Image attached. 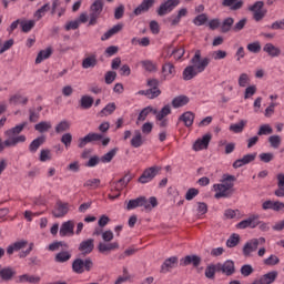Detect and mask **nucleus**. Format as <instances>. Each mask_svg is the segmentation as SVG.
<instances>
[{"mask_svg":"<svg viewBox=\"0 0 284 284\" xmlns=\"http://www.w3.org/2000/svg\"><path fill=\"white\" fill-rule=\"evenodd\" d=\"M28 122H22L4 132V135L8 138L4 142H1L0 139V152H3L6 148H17L19 143H26L28 138L26 135H19L26 130Z\"/></svg>","mask_w":284,"mask_h":284,"instance_id":"1","label":"nucleus"},{"mask_svg":"<svg viewBox=\"0 0 284 284\" xmlns=\"http://www.w3.org/2000/svg\"><path fill=\"white\" fill-rule=\"evenodd\" d=\"M192 65H189L183 71V80L192 81L199 72H205V68L210 65V58L201 60V50H196L194 57L191 59Z\"/></svg>","mask_w":284,"mask_h":284,"instance_id":"2","label":"nucleus"},{"mask_svg":"<svg viewBox=\"0 0 284 284\" xmlns=\"http://www.w3.org/2000/svg\"><path fill=\"white\" fill-rule=\"evenodd\" d=\"M99 141H101L104 148L110 144V138H103V134L90 132L78 140V148H80V150H83V148H85L88 143L94 145L95 143H99Z\"/></svg>","mask_w":284,"mask_h":284,"instance_id":"3","label":"nucleus"},{"mask_svg":"<svg viewBox=\"0 0 284 284\" xmlns=\"http://www.w3.org/2000/svg\"><path fill=\"white\" fill-rule=\"evenodd\" d=\"M94 267V262H92L91 257H87L85 260L75 258L72 263V271L75 274H83V272H90Z\"/></svg>","mask_w":284,"mask_h":284,"instance_id":"4","label":"nucleus"},{"mask_svg":"<svg viewBox=\"0 0 284 284\" xmlns=\"http://www.w3.org/2000/svg\"><path fill=\"white\" fill-rule=\"evenodd\" d=\"M103 12V0H95L90 7L89 26H97L99 17Z\"/></svg>","mask_w":284,"mask_h":284,"instance_id":"5","label":"nucleus"},{"mask_svg":"<svg viewBox=\"0 0 284 284\" xmlns=\"http://www.w3.org/2000/svg\"><path fill=\"white\" fill-rule=\"evenodd\" d=\"M258 245H265V237L252 239L246 242L242 248L243 255L246 258H250V256H252V252H256V250H258Z\"/></svg>","mask_w":284,"mask_h":284,"instance_id":"6","label":"nucleus"},{"mask_svg":"<svg viewBox=\"0 0 284 284\" xmlns=\"http://www.w3.org/2000/svg\"><path fill=\"white\" fill-rule=\"evenodd\" d=\"M161 172V166H151L143 171L141 176L138 179L142 185H145V183H150V181L154 180L156 175Z\"/></svg>","mask_w":284,"mask_h":284,"instance_id":"7","label":"nucleus"},{"mask_svg":"<svg viewBox=\"0 0 284 284\" xmlns=\"http://www.w3.org/2000/svg\"><path fill=\"white\" fill-rule=\"evenodd\" d=\"M261 216L258 214H252L246 220H243L236 224L237 230H247V227H251V230H254V227H258L261 221H258Z\"/></svg>","mask_w":284,"mask_h":284,"instance_id":"8","label":"nucleus"},{"mask_svg":"<svg viewBox=\"0 0 284 284\" xmlns=\"http://www.w3.org/2000/svg\"><path fill=\"white\" fill-rule=\"evenodd\" d=\"M265 2L256 1L252 7L248 8L251 12H253V19L255 21H263L265 14H267V10L263 9Z\"/></svg>","mask_w":284,"mask_h":284,"instance_id":"9","label":"nucleus"},{"mask_svg":"<svg viewBox=\"0 0 284 284\" xmlns=\"http://www.w3.org/2000/svg\"><path fill=\"white\" fill-rule=\"evenodd\" d=\"M181 3V0H166L165 2L161 3L159 9L156 10L159 17H165V14H170L176 6Z\"/></svg>","mask_w":284,"mask_h":284,"instance_id":"10","label":"nucleus"},{"mask_svg":"<svg viewBox=\"0 0 284 284\" xmlns=\"http://www.w3.org/2000/svg\"><path fill=\"white\" fill-rule=\"evenodd\" d=\"M217 273H222L225 276H232L236 273V266L234 261L226 260L224 263H217Z\"/></svg>","mask_w":284,"mask_h":284,"instance_id":"11","label":"nucleus"},{"mask_svg":"<svg viewBox=\"0 0 284 284\" xmlns=\"http://www.w3.org/2000/svg\"><path fill=\"white\" fill-rule=\"evenodd\" d=\"M213 190L216 192L215 199H231L234 194V189H230L223 184H214Z\"/></svg>","mask_w":284,"mask_h":284,"instance_id":"12","label":"nucleus"},{"mask_svg":"<svg viewBox=\"0 0 284 284\" xmlns=\"http://www.w3.org/2000/svg\"><path fill=\"white\" fill-rule=\"evenodd\" d=\"M70 212V204L65 202L58 201L55 207L52 211L54 219H63Z\"/></svg>","mask_w":284,"mask_h":284,"instance_id":"13","label":"nucleus"},{"mask_svg":"<svg viewBox=\"0 0 284 284\" xmlns=\"http://www.w3.org/2000/svg\"><path fill=\"white\" fill-rule=\"evenodd\" d=\"M17 276V271L11 266H1L0 265V280L2 283H10L12 278Z\"/></svg>","mask_w":284,"mask_h":284,"instance_id":"14","label":"nucleus"},{"mask_svg":"<svg viewBox=\"0 0 284 284\" xmlns=\"http://www.w3.org/2000/svg\"><path fill=\"white\" fill-rule=\"evenodd\" d=\"M78 250L81 252V256H88V254H92V252H94V239L82 241L79 244Z\"/></svg>","mask_w":284,"mask_h":284,"instance_id":"15","label":"nucleus"},{"mask_svg":"<svg viewBox=\"0 0 284 284\" xmlns=\"http://www.w3.org/2000/svg\"><path fill=\"white\" fill-rule=\"evenodd\" d=\"M210 141H212V134L206 133L202 136V139H197L193 144V150L199 152L201 150H207L210 145Z\"/></svg>","mask_w":284,"mask_h":284,"instance_id":"16","label":"nucleus"},{"mask_svg":"<svg viewBox=\"0 0 284 284\" xmlns=\"http://www.w3.org/2000/svg\"><path fill=\"white\" fill-rule=\"evenodd\" d=\"M278 278L277 271H271L262 275L258 280H255L253 284H273Z\"/></svg>","mask_w":284,"mask_h":284,"instance_id":"17","label":"nucleus"},{"mask_svg":"<svg viewBox=\"0 0 284 284\" xmlns=\"http://www.w3.org/2000/svg\"><path fill=\"white\" fill-rule=\"evenodd\" d=\"M180 265L182 267H187V265H193V267H199V265H201V256L186 255L180 260Z\"/></svg>","mask_w":284,"mask_h":284,"instance_id":"18","label":"nucleus"},{"mask_svg":"<svg viewBox=\"0 0 284 284\" xmlns=\"http://www.w3.org/2000/svg\"><path fill=\"white\" fill-rule=\"evenodd\" d=\"M253 161H256V153H250L244 155L242 159L235 160L233 163V168L234 170H239V168H243V165H247Z\"/></svg>","mask_w":284,"mask_h":284,"instance_id":"19","label":"nucleus"},{"mask_svg":"<svg viewBox=\"0 0 284 284\" xmlns=\"http://www.w3.org/2000/svg\"><path fill=\"white\" fill-rule=\"evenodd\" d=\"M60 236H74V222L72 220H69L64 223H62L60 231Z\"/></svg>","mask_w":284,"mask_h":284,"instance_id":"20","label":"nucleus"},{"mask_svg":"<svg viewBox=\"0 0 284 284\" xmlns=\"http://www.w3.org/2000/svg\"><path fill=\"white\" fill-rule=\"evenodd\" d=\"M156 3V0H143L139 7H136L133 11L135 17L143 14V12H149L150 8H152Z\"/></svg>","mask_w":284,"mask_h":284,"instance_id":"21","label":"nucleus"},{"mask_svg":"<svg viewBox=\"0 0 284 284\" xmlns=\"http://www.w3.org/2000/svg\"><path fill=\"white\" fill-rule=\"evenodd\" d=\"M142 207H144L145 212H152L156 205H159V201L155 196H151L149 200L146 196H142Z\"/></svg>","mask_w":284,"mask_h":284,"instance_id":"22","label":"nucleus"},{"mask_svg":"<svg viewBox=\"0 0 284 284\" xmlns=\"http://www.w3.org/2000/svg\"><path fill=\"white\" fill-rule=\"evenodd\" d=\"M114 250H119L118 242L108 243V244L100 242L98 244V252H100V254H108Z\"/></svg>","mask_w":284,"mask_h":284,"instance_id":"23","label":"nucleus"},{"mask_svg":"<svg viewBox=\"0 0 284 284\" xmlns=\"http://www.w3.org/2000/svg\"><path fill=\"white\" fill-rule=\"evenodd\" d=\"M45 143V135H40L36 138L30 144H29V152L31 154H37L39 152V148Z\"/></svg>","mask_w":284,"mask_h":284,"instance_id":"24","label":"nucleus"},{"mask_svg":"<svg viewBox=\"0 0 284 284\" xmlns=\"http://www.w3.org/2000/svg\"><path fill=\"white\" fill-rule=\"evenodd\" d=\"M179 265V257L172 256L164 261L161 266V272H170V270H174V267Z\"/></svg>","mask_w":284,"mask_h":284,"instance_id":"25","label":"nucleus"},{"mask_svg":"<svg viewBox=\"0 0 284 284\" xmlns=\"http://www.w3.org/2000/svg\"><path fill=\"white\" fill-rule=\"evenodd\" d=\"M163 81L170 79V77H174L176 74V69L172 62H166L162 67Z\"/></svg>","mask_w":284,"mask_h":284,"instance_id":"26","label":"nucleus"},{"mask_svg":"<svg viewBox=\"0 0 284 284\" xmlns=\"http://www.w3.org/2000/svg\"><path fill=\"white\" fill-rule=\"evenodd\" d=\"M121 30H123V24L119 23L113 26L111 29L103 33L101 41H108V39H111V37H114V34H119Z\"/></svg>","mask_w":284,"mask_h":284,"instance_id":"27","label":"nucleus"},{"mask_svg":"<svg viewBox=\"0 0 284 284\" xmlns=\"http://www.w3.org/2000/svg\"><path fill=\"white\" fill-rule=\"evenodd\" d=\"M243 0H223L222 6L223 8H230V10L236 11L243 8Z\"/></svg>","mask_w":284,"mask_h":284,"instance_id":"28","label":"nucleus"},{"mask_svg":"<svg viewBox=\"0 0 284 284\" xmlns=\"http://www.w3.org/2000/svg\"><path fill=\"white\" fill-rule=\"evenodd\" d=\"M263 51L266 52V54H268V57H272V58L281 57V49L274 45L273 43H266L263 47Z\"/></svg>","mask_w":284,"mask_h":284,"instance_id":"29","label":"nucleus"},{"mask_svg":"<svg viewBox=\"0 0 284 284\" xmlns=\"http://www.w3.org/2000/svg\"><path fill=\"white\" fill-rule=\"evenodd\" d=\"M156 114V109L152 108V106H145L144 109L141 110V112L138 115L136 119V125H139V123H141V121H145L149 116V114Z\"/></svg>","mask_w":284,"mask_h":284,"instance_id":"30","label":"nucleus"},{"mask_svg":"<svg viewBox=\"0 0 284 284\" xmlns=\"http://www.w3.org/2000/svg\"><path fill=\"white\" fill-rule=\"evenodd\" d=\"M179 121H183L185 128H192L194 124V113L192 111H186L179 118Z\"/></svg>","mask_w":284,"mask_h":284,"instance_id":"31","label":"nucleus"},{"mask_svg":"<svg viewBox=\"0 0 284 284\" xmlns=\"http://www.w3.org/2000/svg\"><path fill=\"white\" fill-rule=\"evenodd\" d=\"M234 183H236V176L230 175V174H224L222 176L220 185H224V187L234 190Z\"/></svg>","mask_w":284,"mask_h":284,"instance_id":"32","label":"nucleus"},{"mask_svg":"<svg viewBox=\"0 0 284 284\" xmlns=\"http://www.w3.org/2000/svg\"><path fill=\"white\" fill-rule=\"evenodd\" d=\"M72 258V253L69 251H61L55 254L54 262L55 263H68Z\"/></svg>","mask_w":284,"mask_h":284,"instance_id":"33","label":"nucleus"},{"mask_svg":"<svg viewBox=\"0 0 284 284\" xmlns=\"http://www.w3.org/2000/svg\"><path fill=\"white\" fill-rule=\"evenodd\" d=\"M153 114L155 115L156 121H163L165 116L172 114V108L170 106V104H166L161 109V111L156 110V113Z\"/></svg>","mask_w":284,"mask_h":284,"instance_id":"34","label":"nucleus"},{"mask_svg":"<svg viewBox=\"0 0 284 284\" xmlns=\"http://www.w3.org/2000/svg\"><path fill=\"white\" fill-rule=\"evenodd\" d=\"M97 63H98L97 54H92V55L87 57V58L83 59L82 68L84 70H88L90 68H95Z\"/></svg>","mask_w":284,"mask_h":284,"instance_id":"35","label":"nucleus"},{"mask_svg":"<svg viewBox=\"0 0 284 284\" xmlns=\"http://www.w3.org/2000/svg\"><path fill=\"white\" fill-rule=\"evenodd\" d=\"M232 26H234V18L232 17L225 18L220 24L221 32H223L224 34H227V32L232 30Z\"/></svg>","mask_w":284,"mask_h":284,"instance_id":"36","label":"nucleus"},{"mask_svg":"<svg viewBox=\"0 0 284 284\" xmlns=\"http://www.w3.org/2000/svg\"><path fill=\"white\" fill-rule=\"evenodd\" d=\"M94 105V98L90 95H82L80 99V106L82 110H90Z\"/></svg>","mask_w":284,"mask_h":284,"instance_id":"37","label":"nucleus"},{"mask_svg":"<svg viewBox=\"0 0 284 284\" xmlns=\"http://www.w3.org/2000/svg\"><path fill=\"white\" fill-rule=\"evenodd\" d=\"M50 57H52V48L49 47L38 53L36 58V63H42L43 61H45V59H50Z\"/></svg>","mask_w":284,"mask_h":284,"instance_id":"38","label":"nucleus"},{"mask_svg":"<svg viewBox=\"0 0 284 284\" xmlns=\"http://www.w3.org/2000/svg\"><path fill=\"white\" fill-rule=\"evenodd\" d=\"M190 103V98L187 95H180L172 100L173 108H183Z\"/></svg>","mask_w":284,"mask_h":284,"instance_id":"39","label":"nucleus"},{"mask_svg":"<svg viewBox=\"0 0 284 284\" xmlns=\"http://www.w3.org/2000/svg\"><path fill=\"white\" fill-rule=\"evenodd\" d=\"M39 281H41V277H37L34 275H28V274H23L18 276V281L17 283H39Z\"/></svg>","mask_w":284,"mask_h":284,"instance_id":"40","label":"nucleus"},{"mask_svg":"<svg viewBox=\"0 0 284 284\" xmlns=\"http://www.w3.org/2000/svg\"><path fill=\"white\" fill-rule=\"evenodd\" d=\"M132 148H141L143 145V135L140 130L134 131V135L131 139Z\"/></svg>","mask_w":284,"mask_h":284,"instance_id":"41","label":"nucleus"},{"mask_svg":"<svg viewBox=\"0 0 284 284\" xmlns=\"http://www.w3.org/2000/svg\"><path fill=\"white\" fill-rule=\"evenodd\" d=\"M116 152H119V148L111 149L108 153L100 158L101 163H111L112 159L116 156Z\"/></svg>","mask_w":284,"mask_h":284,"instance_id":"42","label":"nucleus"},{"mask_svg":"<svg viewBox=\"0 0 284 284\" xmlns=\"http://www.w3.org/2000/svg\"><path fill=\"white\" fill-rule=\"evenodd\" d=\"M140 63L146 72H156L159 70V67L152 60H143Z\"/></svg>","mask_w":284,"mask_h":284,"instance_id":"43","label":"nucleus"},{"mask_svg":"<svg viewBox=\"0 0 284 284\" xmlns=\"http://www.w3.org/2000/svg\"><path fill=\"white\" fill-rule=\"evenodd\" d=\"M52 129V123L42 121L34 125V130L37 132H40V134H43L45 132H49Z\"/></svg>","mask_w":284,"mask_h":284,"instance_id":"44","label":"nucleus"},{"mask_svg":"<svg viewBox=\"0 0 284 284\" xmlns=\"http://www.w3.org/2000/svg\"><path fill=\"white\" fill-rule=\"evenodd\" d=\"M216 272H219V265L217 264H210L205 268V277L211 278L213 281L214 276H216Z\"/></svg>","mask_w":284,"mask_h":284,"instance_id":"45","label":"nucleus"},{"mask_svg":"<svg viewBox=\"0 0 284 284\" xmlns=\"http://www.w3.org/2000/svg\"><path fill=\"white\" fill-rule=\"evenodd\" d=\"M245 125H247V121L241 120L239 123L231 124L230 131L234 132L235 134H241V132H243V130H245Z\"/></svg>","mask_w":284,"mask_h":284,"instance_id":"46","label":"nucleus"},{"mask_svg":"<svg viewBox=\"0 0 284 284\" xmlns=\"http://www.w3.org/2000/svg\"><path fill=\"white\" fill-rule=\"evenodd\" d=\"M116 110V103L111 102L106 104L101 111L100 116H109V114H112Z\"/></svg>","mask_w":284,"mask_h":284,"instance_id":"47","label":"nucleus"},{"mask_svg":"<svg viewBox=\"0 0 284 284\" xmlns=\"http://www.w3.org/2000/svg\"><path fill=\"white\" fill-rule=\"evenodd\" d=\"M9 103H11V105H18V103H22V105H27L28 98H22L21 94H14L9 99Z\"/></svg>","mask_w":284,"mask_h":284,"instance_id":"48","label":"nucleus"},{"mask_svg":"<svg viewBox=\"0 0 284 284\" xmlns=\"http://www.w3.org/2000/svg\"><path fill=\"white\" fill-rule=\"evenodd\" d=\"M274 129L271 128L270 124H263L260 126V130L257 131V136H267L270 134H273Z\"/></svg>","mask_w":284,"mask_h":284,"instance_id":"49","label":"nucleus"},{"mask_svg":"<svg viewBox=\"0 0 284 284\" xmlns=\"http://www.w3.org/2000/svg\"><path fill=\"white\" fill-rule=\"evenodd\" d=\"M241 243V235L233 233L230 239L226 241L229 247H236Z\"/></svg>","mask_w":284,"mask_h":284,"instance_id":"50","label":"nucleus"},{"mask_svg":"<svg viewBox=\"0 0 284 284\" xmlns=\"http://www.w3.org/2000/svg\"><path fill=\"white\" fill-rule=\"evenodd\" d=\"M136 207H142V196L130 200L126 204V210H136Z\"/></svg>","mask_w":284,"mask_h":284,"instance_id":"51","label":"nucleus"},{"mask_svg":"<svg viewBox=\"0 0 284 284\" xmlns=\"http://www.w3.org/2000/svg\"><path fill=\"white\" fill-rule=\"evenodd\" d=\"M70 130V122L67 120L61 121L57 126H55V132L57 134H61L63 132H68Z\"/></svg>","mask_w":284,"mask_h":284,"instance_id":"52","label":"nucleus"},{"mask_svg":"<svg viewBox=\"0 0 284 284\" xmlns=\"http://www.w3.org/2000/svg\"><path fill=\"white\" fill-rule=\"evenodd\" d=\"M263 263L264 265L272 267L274 265H278V263H281V258H278V256L276 255H270L267 258L263 261Z\"/></svg>","mask_w":284,"mask_h":284,"instance_id":"53","label":"nucleus"},{"mask_svg":"<svg viewBox=\"0 0 284 284\" xmlns=\"http://www.w3.org/2000/svg\"><path fill=\"white\" fill-rule=\"evenodd\" d=\"M268 143L271 148H274V150H278V148H281V135H271L268 138Z\"/></svg>","mask_w":284,"mask_h":284,"instance_id":"54","label":"nucleus"},{"mask_svg":"<svg viewBox=\"0 0 284 284\" xmlns=\"http://www.w3.org/2000/svg\"><path fill=\"white\" fill-rule=\"evenodd\" d=\"M37 22L34 20H29V21L24 20L20 22L22 32H30V30H32V28H34Z\"/></svg>","mask_w":284,"mask_h":284,"instance_id":"55","label":"nucleus"},{"mask_svg":"<svg viewBox=\"0 0 284 284\" xmlns=\"http://www.w3.org/2000/svg\"><path fill=\"white\" fill-rule=\"evenodd\" d=\"M39 160L41 161V163H45V161H51L52 160V154L50 152V149H42L40 151Z\"/></svg>","mask_w":284,"mask_h":284,"instance_id":"56","label":"nucleus"},{"mask_svg":"<svg viewBox=\"0 0 284 284\" xmlns=\"http://www.w3.org/2000/svg\"><path fill=\"white\" fill-rule=\"evenodd\" d=\"M116 80V71H108L104 75V81L106 85H112Z\"/></svg>","mask_w":284,"mask_h":284,"instance_id":"57","label":"nucleus"},{"mask_svg":"<svg viewBox=\"0 0 284 284\" xmlns=\"http://www.w3.org/2000/svg\"><path fill=\"white\" fill-rule=\"evenodd\" d=\"M194 26H205L207 23V14L201 13L193 19Z\"/></svg>","mask_w":284,"mask_h":284,"instance_id":"58","label":"nucleus"},{"mask_svg":"<svg viewBox=\"0 0 284 284\" xmlns=\"http://www.w3.org/2000/svg\"><path fill=\"white\" fill-rule=\"evenodd\" d=\"M239 85L240 88H246L247 85H250V75H247V73L240 74Z\"/></svg>","mask_w":284,"mask_h":284,"instance_id":"59","label":"nucleus"},{"mask_svg":"<svg viewBox=\"0 0 284 284\" xmlns=\"http://www.w3.org/2000/svg\"><path fill=\"white\" fill-rule=\"evenodd\" d=\"M242 276H250L252 274H254V267H252V265L250 264H244L241 270H240Z\"/></svg>","mask_w":284,"mask_h":284,"instance_id":"60","label":"nucleus"},{"mask_svg":"<svg viewBox=\"0 0 284 284\" xmlns=\"http://www.w3.org/2000/svg\"><path fill=\"white\" fill-rule=\"evenodd\" d=\"M99 185H101L100 179H91L84 183V187H91L92 190H97V187H99Z\"/></svg>","mask_w":284,"mask_h":284,"instance_id":"61","label":"nucleus"},{"mask_svg":"<svg viewBox=\"0 0 284 284\" xmlns=\"http://www.w3.org/2000/svg\"><path fill=\"white\" fill-rule=\"evenodd\" d=\"M248 52H253L254 54H258L261 52V42H252L247 44Z\"/></svg>","mask_w":284,"mask_h":284,"instance_id":"62","label":"nucleus"},{"mask_svg":"<svg viewBox=\"0 0 284 284\" xmlns=\"http://www.w3.org/2000/svg\"><path fill=\"white\" fill-rule=\"evenodd\" d=\"M195 196H199V189L191 187L186 191V201H193Z\"/></svg>","mask_w":284,"mask_h":284,"instance_id":"63","label":"nucleus"},{"mask_svg":"<svg viewBox=\"0 0 284 284\" xmlns=\"http://www.w3.org/2000/svg\"><path fill=\"white\" fill-rule=\"evenodd\" d=\"M270 30H284V19L273 22Z\"/></svg>","mask_w":284,"mask_h":284,"instance_id":"64","label":"nucleus"}]
</instances>
